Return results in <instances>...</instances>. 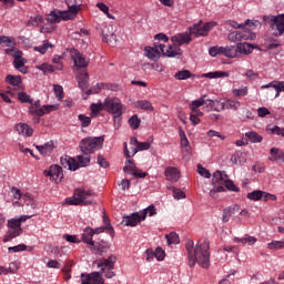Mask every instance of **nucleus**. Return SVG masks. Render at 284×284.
<instances>
[{
  "label": "nucleus",
  "mask_w": 284,
  "mask_h": 284,
  "mask_svg": "<svg viewBox=\"0 0 284 284\" xmlns=\"http://www.w3.org/2000/svg\"><path fill=\"white\" fill-rule=\"evenodd\" d=\"M264 191L255 190L251 193H247L246 197L250 201H261L263 199Z\"/></svg>",
  "instance_id": "40"
},
{
  "label": "nucleus",
  "mask_w": 284,
  "mask_h": 284,
  "mask_svg": "<svg viewBox=\"0 0 284 284\" xmlns=\"http://www.w3.org/2000/svg\"><path fill=\"white\" fill-rule=\"evenodd\" d=\"M54 30H57V27L50 22H47L41 27L40 32L41 34H53Z\"/></svg>",
  "instance_id": "39"
},
{
  "label": "nucleus",
  "mask_w": 284,
  "mask_h": 284,
  "mask_svg": "<svg viewBox=\"0 0 284 284\" xmlns=\"http://www.w3.org/2000/svg\"><path fill=\"white\" fill-rule=\"evenodd\" d=\"M16 132L22 134V136H32L34 130L27 123H18L14 125Z\"/></svg>",
  "instance_id": "23"
},
{
  "label": "nucleus",
  "mask_w": 284,
  "mask_h": 284,
  "mask_svg": "<svg viewBox=\"0 0 284 284\" xmlns=\"http://www.w3.org/2000/svg\"><path fill=\"white\" fill-rule=\"evenodd\" d=\"M268 250H283L284 241H273L267 244Z\"/></svg>",
  "instance_id": "55"
},
{
  "label": "nucleus",
  "mask_w": 284,
  "mask_h": 284,
  "mask_svg": "<svg viewBox=\"0 0 284 284\" xmlns=\"http://www.w3.org/2000/svg\"><path fill=\"white\" fill-rule=\"evenodd\" d=\"M78 83L81 90H85L88 88V83H90V74L87 70H82L79 72Z\"/></svg>",
  "instance_id": "26"
},
{
  "label": "nucleus",
  "mask_w": 284,
  "mask_h": 284,
  "mask_svg": "<svg viewBox=\"0 0 284 284\" xmlns=\"http://www.w3.org/2000/svg\"><path fill=\"white\" fill-rule=\"evenodd\" d=\"M6 82L9 83V85L17 88L18 85H21V78L19 75L9 74L6 77Z\"/></svg>",
  "instance_id": "38"
},
{
  "label": "nucleus",
  "mask_w": 284,
  "mask_h": 284,
  "mask_svg": "<svg viewBox=\"0 0 284 284\" xmlns=\"http://www.w3.org/2000/svg\"><path fill=\"white\" fill-rule=\"evenodd\" d=\"M38 70H41L44 74H52V72H54V67H52V64L43 63L38 67Z\"/></svg>",
  "instance_id": "53"
},
{
  "label": "nucleus",
  "mask_w": 284,
  "mask_h": 284,
  "mask_svg": "<svg viewBox=\"0 0 284 284\" xmlns=\"http://www.w3.org/2000/svg\"><path fill=\"white\" fill-rule=\"evenodd\" d=\"M236 212V207H226L223 210V215H222V222L223 223H229V221L232 219V215Z\"/></svg>",
  "instance_id": "34"
},
{
  "label": "nucleus",
  "mask_w": 284,
  "mask_h": 284,
  "mask_svg": "<svg viewBox=\"0 0 284 284\" xmlns=\"http://www.w3.org/2000/svg\"><path fill=\"white\" fill-rule=\"evenodd\" d=\"M219 192H225V186H213V189L210 191V196H212V199H217Z\"/></svg>",
  "instance_id": "56"
},
{
  "label": "nucleus",
  "mask_w": 284,
  "mask_h": 284,
  "mask_svg": "<svg viewBox=\"0 0 284 284\" xmlns=\"http://www.w3.org/2000/svg\"><path fill=\"white\" fill-rule=\"evenodd\" d=\"M129 165L124 166V172H130L133 176L138 179H145L148 176V172H139L136 164L132 160H128Z\"/></svg>",
  "instance_id": "19"
},
{
  "label": "nucleus",
  "mask_w": 284,
  "mask_h": 284,
  "mask_svg": "<svg viewBox=\"0 0 284 284\" xmlns=\"http://www.w3.org/2000/svg\"><path fill=\"white\" fill-rule=\"evenodd\" d=\"M224 190H229L230 192L241 191V189H239V186H236V184H234V182L229 178L226 179V181H224Z\"/></svg>",
  "instance_id": "47"
},
{
  "label": "nucleus",
  "mask_w": 284,
  "mask_h": 284,
  "mask_svg": "<svg viewBox=\"0 0 284 284\" xmlns=\"http://www.w3.org/2000/svg\"><path fill=\"white\" fill-rule=\"evenodd\" d=\"M185 247L190 267H194L196 263L200 267H210V242L207 240H200L195 247L194 241L186 240Z\"/></svg>",
  "instance_id": "1"
},
{
  "label": "nucleus",
  "mask_w": 284,
  "mask_h": 284,
  "mask_svg": "<svg viewBox=\"0 0 284 284\" xmlns=\"http://www.w3.org/2000/svg\"><path fill=\"white\" fill-rule=\"evenodd\" d=\"M102 42L108 43V45H110L111 48H116V45H119V40L116 39V37H104L102 38Z\"/></svg>",
  "instance_id": "51"
},
{
  "label": "nucleus",
  "mask_w": 284,
  "mask_h": 284,
  "mask_svg": "<svg viewBox=\"0 0 284 284\" xmlns=\"http://www.w3.org/2000/svg\"><path fill=\"white\" fill-rule=\"evenodd\" d=\"M151 143L150 142H139L136 148L134 149L133 154H136V152H143L145 150H148L149 148H151Z\"/></svg>",
  "instance_id": "52"
},
{
  "label": "nucleus",
  "mask_w": 284,
  "mask_h": 284,
  "mask_svg": "<svg viewBox=\"0 0 284 284\" xmlns=\"http://www.w3.org/2000/svg\"><path fill=\"white\" fill-rule=\"evenodd\" d=\"M28 23L29 26H41V23H43V17L36 16L33 18H30Z\"/></svg>",
  "instance_id": "61"
},
{
  "label": "nucleus",
  "mask_w": 284,
  "mask_h": 284,
  "mask_svg": "<svg viewBox=\"0 0 284 284\" xmlns=\"http://www.w3.org/2000/svg\"><path fill=\"white\" fill-rule=\"evenodd\" d=\"M89 250L90 252H92V254H95L98 256H103V254H108V250H110V243L103 240L100 242H93L89 246Z\"/></svg>",
  "instance_id": "15"
},
{
  "label": "nucleus",
  "mask_w": 284,
  "mask_h": 284,
  "mask_svg": "<svg viewBox=\"0 0 284 284\" xmlns=\"http://www.w3.org/2000/svg\"><path fill=\"white\" fill-rule=\"evenodd\" d=\"M165 239L169 245H179V243H181V240L179 239V234L174 232L166 234Z\"/></svg>",
  "instance_id": "37"
},
{
  "label": "nucleus",
  "mask_w": 284,
  "mask_h": 284,
  "mask_svg": "<svg viewBox=\"0 0 284 284\" xmlns=\"http://www.w3.org/2000/svg\"><path fill=\"white\" fill-rule=\"evenodd\" d=\"M227 181V175L225 174L224 171H215L213 173V178H212V185L219 187V185H223L225 184V182Z\"/></svg>",
  "instance_id": "22"
},
{
  "label": "nucleus",
  "mask_w": 284,
  "mask_h": 284,
  "mask_svg": "<svg viewBox=\"0 0 284 284\" xmlns=\"http://www.w3.org/2000/svg\"><path fill=\"white\" fill-rule=\"evenodd\" d=\"M240 30H242L243 37H245V34H256V32H254V29L246 24V22L241 23Z\"/></svg>",
  "instance_id": "57"
},
{
  "label": "nucleus",
  "mask_w": 284,
  "mask_h": 284,
  "mask_svg": "<svg viewBox=\"0 0 284 284\" xmlns=\"http://www.w3.org/2000/svg\"><path fill=\"white\" fill-rule=\"evenodd\" d=\"M100 272H93L91 274L82 273L81 274V284H105V280L101 276Z\"/></svg>",
  "instance_id": "12"
},
{
  "label": "nucleus",
  "mask_w": 284,
  "mask_h": 284,
  "mask_svg": "<svg viewBox=\"0 0 284 284\" xmlns=\"http://www.w3.org/2000/svg\"><path fill=\"white\" fill-rule=\"evenodd\" d=\"M263 21L268 23L272 30H275V36H280L284 33V14L278 16H264Z\"/></svg>",
  "instance_id": "9"
},
{
  "label": "nucleus",
  "mask_w": 284,
  "mask_h": 284,
  "mask_svg": "<svg viewBox=\"0 0 284 284\" xmlns=\"http://www.w3.org/2000/svg\"><path fill=\"white\" fill-rule=\"evenodd\" d=\"M245 138L251 141V143H261L263 136L258 135L256 132H246Z\"/></svg>",
  "instance_id": "41"
},
{
  "label": "nucleus",
  "mask_w": 284,
  "mask_h": 284,
  "mask_svg": "<svg viewBox=\"0 0 284 284\" xmlns=\"http://www.w3.org/2000/svg\"><path fill=\"white\" fill-rule=\"evenodd\" d=\"M141 221H143V215L141 214V212H135L131 215L124 216L122 222L128 227H136V225L141 223Z\"/></svg>",
  "instance_id": "16"
},
{
  "label": "nucleus",
  "mask_w": 284,
  "mask_h": 284,
  "mask_svg": "<svg viewBox=\"0 0 284 284\" xmlns=\"http://www.w3.org/2000/svg\"><path fill=\"white\" fill-rule=\"evenodd\" d=\"M164 176L166 178L168 181L176 183V181L181 179V172L179 171V169L174 166H169L164 171Z\"/></svg>",
  "instance_id": "21"
},
{
  "label": "nucleus",
  "mask_w": 284,
  "mask_h": 284,
  "mask_svg": "<svg viewBox=\"0 0 284 284\" xmlns=\"http://www.w3.org/2000/svg\"><path fill=\"white\" fill-rule=\"evenodd\" d=\"M92 236H94V229L85 227L82 233V241L83 243H87L89 247L94 243V240H92Z\"/></svg>",
  "instance_id": "28"
},
{
  "label": "nucleus",
  "mask_w": 284,
  "mask_h": 284,
  "mask_svg": "<svg viewBox=\"0 0 284 284\" xmlns=\"http://www.w3.org/2000/svg\"><path fill=\"white\" fill-rule=\"evenodd\" d=\"M53 91H54V94H55L58 101H61L63 99V87H61L59 84H54Z\"/></svg>",
  "instance_id": "59"
},
{
  "label": "nucleus",
  "mask_w": 284,
  "mask_h": 284,
  "mask_svg": "<svg viewBox=\"0 0 284 284\" xmlns=\"http://www.w3.org/2000/svg\"><path fill=\"white\" fill-rule=\"evenodd\" d=\"M233 94L235 97H247V94H248L247 87H244L241 89H234Z\"/></svg>",
  "instance_id": "64"
},
{
  "label": "nucleus",
  "mask_w": 284,
  "mask_h": 284,
  "mask_svg": "<svg viewBox=\"0 0 284 284\" xmlns=\"http://www.w3.org/2000/svg\"><path fill=\"white\" fill-rule=\"evenodd\" d=\"M115 263V255H110L108 258H102L98 263V267H100V273L104 274L105 278H114V276H116V273H114Z\"/></svg>",
  "instance_id": "8"
},
{
  "label": "nucleus",
  "mask_w": 284,
  "mask_h": 284,
  "mask_svg": "<svg viewBox=\"0 0 284 284\" xmlns=\"http://www.w3.org/2000/svg\"><path fill=\"white\" fill-rule=\"evenodd\" d=\"M203 77L205 79H223L224 77H230V73L225 71H215V72L204 73Z\"/></svg>",
  "instance_id": "33"
},
{
  "label": "nucleus",
  "mask_w": 284,
  "mask_h": 284,
  "mask_svg": "<svg viewBox=\"0 0 284 284\" xmlns=\"http://www.w3.org/2000/svg\"><path fill=\"white\" fill-rule=\"evenodd\" d=\"M74 265V262L69 261L64 267L61 270L62 274H64V281H70L72 278V275L70 274L72 272V266Z\"/></svg>",
  "instance_id": "35"
},
{
  "label": "nucleus",
  "mask_w": 284,
  "mask_h": 284,
  "mask_svg": "<svg viewBox=\"0 0 284 284\" xmlns=\"http://www.w3.org/2000/svg\"><path fill=\"white\" fill-rule=\"evenodd\" d=\"M0 45H6L7 48H14V40L9 37H0Z\"/></svg>",
  "instance_id": "54"
},
{
  "label": "nucleus",
  "mask_w": 284,
  "mask_h": 284,
  "mask_svg": "<svg viewBox=\"0 0 284 284\" xmlns=\"http://www.w3.org/2000/svg\"><path fill=\"white\" fill-rule=\"evenodd\" d=\"M75 161L79 168H88L90 165V154L78 155Z\"/></svg>",
  "instance_id": "36"
},
{
  "label": "nucleus",
  "mask_w": 284,
  "mask_h": 284,
  "mask_svg": "<svg viewBox=\"0 0 284 284\" xmlns=\"http://www.w3.org/2000/svg\"><path fill=\"white\" fill-rule=\"evenodd\" d=\"M212 110L215 112H221V110H225V102H221V100H214V105Z\"/></svg>",
  "instance_id": "63"
},
{
  "label": "nucleus",
  "mask_w": 284,
  "mask_h": 284,
  "mask_svg": "<svg viewBox=\"0 0 284 284\" xmlns=\"http://www.w3.org/2000/svg\"><path fill=\"white\" fill-rule=\"evenodd\" d=\"M244 77H246L248 81H256V79H258V74L250 69L245 71Z\"/></svg>",
  "instance_id": "62"
},
{
  "label": "nucleus",
  "mask_w": 284,
  "mask_h": 284,
  "mask_svg": "<svg viewBox=\"0 0 284 284\" xmlns=\"http://www.w3.org/2000/svg\"><path fill=\"white\" fill-rule=\"evenodd\" d=\"M103 226L97 227L93 230L94 234H103V232H105V230L108 231V233L110 234V236H114V227L112 226V224L110 223V219H108V215H103Z\"/></svg>",
  "instance_id": "18"
},
{
  "label": "nucleus",
  "mask_w": 284,
  "mask_h": 284,
  "mask_svg": "<svg viewBox=\"0 0 284 284\" xmlns=\"http://www.w3.org/2000/svg\"><path fill=\"white\" fill-rule=\"evenodd\" d=\"M62 168H65L67 170H71L72 172H77L79 170V162H77V159L71 158L69 155H64L60 159Z\"/></svg>",
  "instance_id": "17"
},
{
  "label": "nucleus",
  "mask_w": 284,
  "mask_h": 284,
  "mask_svg": "<svg viewBox=\"0 0 284 284\" xmlns=\"http://www.w3.org/2000/svg\"><path fill=\"white\" fill-rule=\"evenodd\" d=\"M129 125L132 128V130H139L141 126V119H139V115L134 114L129 119Z\"/></svg>",
  "instance_id": "42"
},
{
  "label": "nucleus",
  "mask_w": 284,
  "mask_h": 284,
  "mask_svg": "<svg viewBox=\"0 0 284 284\" xmlns=\"http://www.w3.org/2000/svg\"><path fill=\"white\" fill-rule=\"evenodd\" d=\"M97 8H99V10H101V12H103L108 19H114V16L110 14V8L105 3L98 2Z\"/></svg>",
  "instance_id": "50"
},
{
  "label": "nucleus",
  "mask_w": 284,
  "mask_h": 284,
  "mask_svg": "<svg viewBox=\"0 0 284 284\" xmlns=\"http://www.w3.org/2000/svg\"><path fill=\"white\" fill-rule=\"evenodd\" d=\"M142 214V221H145V219L149 216H154L156 214V209L153 204H151L149 207L140 212Z\"/></svg>",
  "instance_id": "43"
},
{
  "label": "nucleus",
  "mask_w": 284,
  "mask_h": 284,
  "mask_svg": "<svg viewBox=\"0 0 284 284\" xmlns=\"http://www.w3.org/2000/svg\"><path fill=\"white\" fill-rule=\"evenodd\" d=\"M29 114H31V116H44L45 110L34 106V100H32L29 106Z\"/></svg>",
  "instance_id": "32"
},
{
  "label": "nucleus",
  "mask_w": 284,
  "mask_h": 284,
  "mask_svg": "<svg viewBox=\"0 0 284 284\" xmlns=\"http://www.w3.org/2000/svg\"><path fill=\"white\" fill-rule=\"evenodd\" d=\"M174 77L178 81H185L192 77V73L189 70H182L178 71Z\"/></svg>",
  "instance_id": "46"
},
{
  "label": "nucleus",
  "mask_w": 284,
  "mask_h": 284,
  "mask_svg": "<svg viewBox=\"0 0 284 284\" xmlns=\"http://www.w3.org/2000/svg\"><path fill=\"white\" fill-rule=\"evenodd\" d=\"M44 176H49L50 181H54V183H61L63 179V169L59 165H52L49 170H44Z\"/></svg>",
  "instance_id": "14"
},
{
  "label": "nucleus",
  "mask_w": 284,
  "mask_h": 284,
  "mask_svg": "<svg viewBox=\"0 0 284 284\" xmlns=\"http://www.w3.org/2000/svg\"><path fill=\"white\" fill-rule=\"evenodd\" d=\"M224 104L226 110L236 111L241 108V102H239V100H227Z\"/></svg>",
  "instance_id": "45"
},
{
  "label": "nucleus",
  "mask_w": 284,
  "mask_h": 284,
  "mask_svg": "<svg viewBox=\"0 0 284 284\" xmlns=\"http://www.w3.org/2000/svg\"><path fill=\"white\" fill-rule=\"evenodd\" d=\"M197 173L200 176H204V179H210L212 173L207 171V169L203 168V165L197 164Z\"/></svg>",
  "instance_id": "58"
},
{
  "label": "nucleus",
  "mask_w": 284,
  "mask_h": 284,
  "mask_svg": "<svg viewBox=\"0 0 284 284\" xmlns=\"http://www.w3.org/2000/svg\"><path fill=\"white\" fill-rule=\"evenodd\" d=\"M201 105H205V95L202 98H199L197 100H194L190 103V110H199Z\"/></svg>",
  "instance_id": "48"
},
{
  "label": "nucleus",
  "mask_w": 284,
  "mask_h": 284,
  "mask_svg": "<svg viewBox=\"0 0 284 284\" xmlns=\"http://www.w3.org/2000/svg\"><path fill=\"white\" fill-rule=\"evenodd\" d=\"M233 241L234 243H242V245H254L258 240L252 235L246 234L244 237H234Z\"/></svg>",
  "instance_id": "29"
},
{
  "label": "nucleus",
  "mask_w": 284,
  "mask_h": 284,
  "mask_svg": "<svg viewBox=\"0 0 284 284\" xmlns=\"http://www.w3.org/2000/svg\"><path fill=\"white\" fill-rule=\"evenodd\" d=\"M172 44H159V48L164 57H178L181 54L180 45H185L192 41L191 37H172Z\"/></svg>",
  "instance_id": "4"
},
{
  "label": "nucleus",
  "mask_w": 284,
  "mask_h": 284,
  "mask_svg": "<svg viewBox=\"0 0 284 284\" xmlns=\"http://www.w3.org/2000/svg\"><path fill=\"white\" fill-rule=\"evenodd\" d=\"M145 52V57H148V59H151V61H159L162 52H161V48H159V44H154V47H146L144 49Z\"/></svg>",
  "instance_id": "20"
},
{
  "label": "nucleus",
  "mask_w": 284,
  "mask_h": 284,
  "mask_svg": "<svg viewBox=\"0 0 284 284\" xmlns=\"http://www.w3.org/2000/svg\"><path fill=\"white\" fill-rule=\"evenodd\" d=\"M7 227H8V232L3 239L4 243H8L12 241V239H17V236H21L23 234V229H21V226H19V224H17L11 219L8 220Z\"/></svg>",
  "instance_id": "11"
},
{
  "label": "nucleus",
  "mask_w": 284,
  "mask_h": 284,
  "mask_svg": "<svg viewBox=\"0 0 284 284\" xmlns=\"http://www.w3.org/2000/svg\"><path fill=\"white\" fill-rule=\"evenodd\" d=\"M79 148L84 154H94L103 148V138H84L80 141Z\"/></svg>",
  "instance_id": "7"
},
{
  "label": "nucleus",
  "mask_w": 284,
  "mask_h": 284,
  "mask_svg": "<svg viewBox=\"0 0 284 284\" xmlns=\"http://www.w3.org/2000/svg\"><path fill=\"white\" fill-rule=\"evenodd\" d=\"M94 193L83 189H75L72 197L64 200V205H93Z\"/></svg>",
  "instance_id": "5"
},
{
  "label": "nucleus",
  "mask_w": 284,
  "mask_h": 284,
  "mask_svg": "<svg viewBox=\"0 0 284 284\" xmlns=\"http://www.w3.org/2000/svg\"><path fill=\"white\" fill-rule=\"evenodd\" d=\"M219 23L216 21H209L203 23V20H200L197 23L189 28V32L182 34V37H207L212 28H216Z\"/></svg>",
  "instance_id": "6"
},
{
  "label": "nucleus",
  "mask_w": 284,
  "mask_h": 284,
  "mask_svg": "<svg viewBox=\"0 0 284 284\" xmlns=\"http://www.w3.org/2000/svg\"><path fill=\"white\" fill-rule=\"evenodd\" d=\"M36 149L42 156H48V154H52V151L54 150V142L49 141L43 145H36Z\"/></svg>",
  "instance_id": "25"
},
{
  "label": "nucleus",
  "mask_w": 284,
  "mask_h": 284,
  "mask_svg": "<svg viewBox=\"0 0 284 284\" xmlns=\"http://www.w3.org/2000/svg\"><path fill=\"white\" fill-rule=\"evenodd\" d=\"M18 99H19V101H21V103H32V101H33L30 98V95H28V93H26V92H19Z\"/></svg>",
  "instance_id": "60"
},
{
  "label": "nucleus",
  "mask_w": 284,
  "mask_h": 284,
  "mask_svg": "<svg viewBox=\"0 0 284 284\" xmlns=\"http://www.w3.org/2000/svg\"><path fill=\"white\" fill-rule=\"evenodd\" d=\"M104 110L113 116H123V104L119 98H106L104 100Z\"/></svg>",
  "instance_id": "10"
},
{
  "label": "nucleus",
  "mask_w": 284,
  "mask_h": 284,
  "mask_svg": "<svg viewBox=\"0 0 284 284\" xmlns=\"http://www.w3.org/2000/svg\"><path fill=\"white\" fill-rule=\"evenodd\" d=\"M71 59L75 68H88L90 65V60H88L79 50L70 49Z\"/></svg>",
  "instance_id": "13"
},
{
  "label": "nucleus",
  "mask_w": 284,
  "mask_h": 284,
  "mask_svg": "<svg viewBox=\"0 0 284 284\" xmlns=\"http://www.w3.org/2000/svg\"><path fill=\"white\" fill-rule=\"evenodd\" d=\"M48 48H54V44L44 41L42 45L34 47L33 50H36V52H40V54H45V52H48Z\"/></svg>",
  "instance_id": "44"
},
{
  "label": "nucleus",
  "mask_w": 284,
  "mask_h": 284,
  "mask_svg": "<svg viewBox=\"0 0 284 284\" xmlns=\"http://www.w3.org/2000/svg\"><path fill=\"white\" fill-rule=\"evenodd\" d=\"M254 45L247 42L237 43L236 45L227 47H211L209 49L210 57H226L227 59H241V57L252 54Z\"/></svg>",
  "instance_id": "2"
},
{
  "label": "nucleus",
  "mask_w": 284,
  "mask_h": 284,
  "mask_svg": "<svg viewBox=\"0 0 284 284\" xmlns=\"http://www.w3.org/2000/svg\"><path fill=\"white\" fill-rule=\"evenodd\" d=\"M81 10L80 6L72 4L69 6V9L67 11H51L49 14H47V23H51L54 26V23H59V21H72V19L77 18V14H79V11Z\"/></svg>",
  "instance_id": "3"
},
{
  "label": "nucleus",
  "mask_w": 284,
  "mask_h": 284,
  "mask_svg": "<svg viewBox=\"0 0 284 284\" xmlns=\"http://www.w3.org/2000/svg\"><path fill=\"white\" fill-rule=\"evenodd\" d=\"M78 120L81 122V128H90V124L92 123V119L85 114H79Z\"/></svg>",
  "instance_id": "49"
},
{
  "label": "nucleus",
  "mask_w": 284,
  "mask_h": 284,
  "mask_svg": "<svg viewBox=\"0 0 284 284\" xmlns=\"http://www.w3.org/2000/svg\"><path fill=\"white\" fill-rule=\"evenodd\" d=\"M136 108H139L140 110H145L149 112H154V106L152 105V102H150L149 100H140L136 102Z\"/></svg>",
  "instance_id": "31"
},
{
  "label": "nucleus",
  "mask_w": 284,
  "mask_h": 284,
  "mask_svg": "<svg viewBox=\"0 0 284 284\" xmlns=\"http://www.w3.org/2000/svg\"><path fill=\"white\" fill-rule=\"evenodd\" d=\"M13 65L16 70H19L22 74H28V68H26V59L21 58V55H16L13 60Z\"/></svg>",
  "instance_id": "27"
},
{
  "label": "nucleus",
  "mask_w": 284,
  "mask_h": 284,
  "mask_svg": "<svg viewBox=\"0 0 284 284\" xmlns=\"http://www.w3.org/2000/svg\"><path fill=\"white\" fill-rule=\"evenodd\" d=\"M267 88H274L276 91L275 99H278L281 97V92H284V81H273L268 84L262 85V90Z\"/></svg>",
  "instance_id": "24"
},
{
  "label": "nucleus",
  "mask_w": 284,
  "mask_h": 284,
  "mask_svg": "<svg viewBox=\"0 0 284 284\" xmlns=\"http://www.w3.org/2000/svg\"><path fill=\"white\" fill-rule=\"evenodd\" d=\"M268 161H283L284 162V153L280 151L277 148H272L270 151Z\"/></svg>",
  "instance_id": "30"
}]
</instances>
